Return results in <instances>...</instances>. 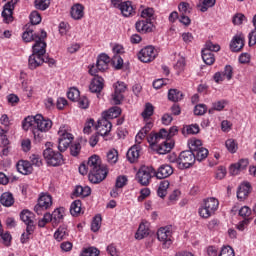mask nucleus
<instances>
[{
  "label": "nucleus",
  "instance_id": "obj_33",
  "mask_svg": "<svg viewBox=\"0 0 256 256\" xmlns=\"http://www.w3.org/2000/svg\"><path fill=\"white\" fill-rule=\"evenodd\" d=\"M168 99L173 103H177L183 99V92L178 89H170L168 91Z\"/></svg>",
  "mask_w": 256,
  "mask_h": 256
},
{
  "label": "nucleus",
  "instance_id": "obj_47",
  "mask_svg": "<svg viewBox=\"0 0 256 256\" xmlns=\"http://www.w3.org/2000/svg\"><path fill=\"white\" fill-rule=\"evenodd\" d=\"M49 5H51V2L49 0H35V7L40 11H45L46 9H49Z\"/></svg>",
  "mask_w": 256,
  "mask_h": 256
},
{
  "label": "nucleus",
  "instance_id": "obj_35",
  "mask_svg": "<svg viewBox=\"0 0 256 256\" xmlns=\"http://www.w3.org/2000/svg\"><path fill=\"white\" fill-rule=\"evenodd\" d=\"M194 153V158L195 161H203L205 159H207V157L209 156V150H207V148H200L199 150H196V152Z\"/></svg>",
  "mask_w": 256,
  "mask_h": 256
},
{
  "label": "nucleus",
  "instance_id": "obj_46",
  "mask_svg": "<svg viewBox=\"0 0 256 256\" xmlns=\"http://www.w3.org/2000/svg\"><path fill=\"white\" fill-rule=\"evenodd\" d=\"M119 159V152H117V150L115 149H111L108 153H107V161L108 163H111L112 165L115 164Z\"/></svg>",
  "mask_w": 256,
  "mask_h": 256
},
{
  "label": "nucleus",
  "instance_id": "obj_51",
  "mask_svg": "<svg viewBox=\"0 0 256 256\" xmlns=\"http://www.w3.org/2000/svg\"><path fill=\"white\" fill-rule=\"evenodd\" d=\"M31 129L33 135H34V139L35 141H37L38 143H41V141H43L45 139V132H41V130L37 129V128H29Z\"/></svg>",
  "mask_w": 256,
  "mask_h": 256
},
{
  "label": "nucleus",
  "instance_id": "obj_18",
  "mask_svg": "<svg viewBox=\"0 0 256 256\" xmlns=\"http://www.w3.org/2000/svg\"><path fill=\"white\" fill-rule=\"evenodd\" d=\"M44 55L45 54H36L32 52V55H30L28 59L29 69L33 70V69H37V67H41V65L45 63Z\"/></svg>",
  "mask_w": 256,
  "mask_h": 256
},
{
  "label": "nucleus",
  "instance_id": "obj_25",
  "mask_svg": "<svg viewBox=\"0 0 256 256\" xmlns=\"http://www.w3.org/2000/svg\"><path fill=\"white\" fill-rule=\"evenodd\" d=\"M17 169L22 175H31L33 173V166L27 160H20L17 163Z\"/></svg>",
  "mask_w": 256,
  "mask_h": 256
},
{
  "label": "nucleus",
  "instance_id": "obj_58",
  "mask_svg": "<svg viewBox=\"0 0 256 256\" xmlns=\"http://www.w3.org/2000/svg\"><path fill=\"white\" fill-rule=\"evenodd\" d=\"M30 23L32 25H39V23H41V14L37 11H33L30 14Z\"/></svg>",
  "mask_w": 256,
  "mask_h": 256
},
{
  "label": "nucleus",
  "instance_id": "obj_57",
  "mask_svg": "<svg viewBox=\"0 0 256 256\" xmlns=\"http://www.w3.org/2000/svg\"><path fill=\"white\" fill-rule=\"evenodd\" d=\"M31 166L34 165L35 167H41L43 165V161L41 160V156L37 154H32L30 156Z\"/></svg>",
  "mask_w": 256,
  "mask_h": 256
},
{
  "label": "nucleus",
  "instance_id": "obj_27",
  "mask_svg": "<svg viewBox=\"0 0 256 256\" xmlns=\"http://www.w3.org/2000/svg\"><path fill=\"white\" fill-rule=\"evenodd\" d=\"M84 7L81 4H75L74 6H72L71 8V17L72 19H75L76 21H79V19H83V15H85L84 11Z\"/></svg>",
  "mask_w": 256,
  "mask_h": 256
},
{
  "label": "nucleus",
  "instance_id": "obj_37",
  "mask_svg": "<svg viewBox=\"0 0 256 256\" xmlns=\"http://www.w3.org/2000/svg\"><path fill=\"white\" fill-rule=\"evenodd\" d=\"M22 39L25 43H31V41L39 39V35L33 34V29H28L23 33Z\"/></svg>",
  "mask_w": 256,
  "mask_h": 256
},
{
  "label": "nucleus",
  "instance_id": "obj_32",
  "mask_svg": "<svg viewBox=\"0 0 256 256\" xmlns=\"http://www.w3.org/2000/svg\"><path fill=\"white\" fill-rule=\"evenodd\" d=\"M119 9L124 17H130L133 14V5L130 1L122 2Z\"/></svg>",
  "mask_w": 256,
  "mask_h": 256
},
{
  "label": "nucleus",
  "instance_id": "obj_10",
  "mask_svg": "<svg viewBox=\"0 0 256 256\" xmlns=\"http://www.w3.org/2000/svg\"><path fill=\"white\" fill-rule=\"evenodd\" d=\"M51 205H53V197L49 194H42L38 199L37 205L34 207V211L37 215H43V211H47Z\"/></svg>",
  "mask_w": 256,
  "mask_h": 256
},
{
  "label": "nucleus",
  "instance_id": "obj_1",
  "mask_svg": "<svg viewBox=\"0 0 256 256\" xmlns=\"http://www.w3.org/2000/svg\"><path fill=\"white\" fill-rule=\"evenodd\" d=\"M80 175H87L90 183H101V181H105L107 178V167L101 164V158L97 155H92L88 162L85 164H81L79 167Z\"/></svg>",
  "mask_w": 256,
  "mask_h": 256
},
{
  "label": "nucleus",
  "instance_id": "obj_50",
  "mask_svg": "<svg viewBox=\"0 0 256 256\" xmlns=\"http://www.w3.org/2000/svg\"><path fill=\"white\" fill-rule=\"evenodd\" d=\"M99 249L95 247L85 248L80 256H99Z\"/></svg>",
  "mask_w": 256,
  "mask_h": 256
},
{
  "label": "nucleus",
  "instance_id": "obj_15",
  "mask_svg": "<svg viewBox=\"0 0 256 256\" xmlns=\"http://www.w3.org/2000/svg\"><path fill=\"white\" fill-rule=\"evenodd\" d=\"M157 57V52L153 46L144 47L138 54V59L142 63H151Z\"/></svg>",
  "mask_w": 256,
  "mask_h": 256
},
{
  "label": "nucleus",
  "instance_id": "obj_8",
  "mask_svg": "<svg viewBox=\"0 0 256 256\" xmlns=\"http://www.w3.org/2000/svg\"><path fill=\"white\" fill-rule=\"evenodd\" d=\"M158 241H161L163 249H169L173 245V230L171 226H165L157 232Z\"/></svg>",
  "mask_w": 256,
  "mask_h": 256
},
{
  "label": "nucleus",
  "instance_id": "obj_48",
  "mask_svg": "<svg viewBox=\"0 0 256 256\" xmlns=\"http://www.w3.org/2000/svg\"><path fill=\"white\" fill-rule=\"evenodd\" d=\"M225 145L229 153H237V149H239L237 142L234 139H228Z\"/></svg>",
  "mask_w": 256,
  "mask_h": 256
},
{
  "label": "nucleus",
  "instance_id": "obj_30",
  "mask_svg": "<svg viewBox=\"0 0 256 256\" xmlns=\"http://www.w3.org/2000/svg\"><path fill=\"white\" fill-rule=\"evenodd\" d=\"M153 129V123L148 122L136 135V143L141 144V141L147 137V133Z\"/></svg>",
  "mask_w": 256,
  "mask_h": 256
},
{
  "label": "nucleus",
  "instance_id": "obj_43",
  "mask_svg": "<svg viewBox=\"0 0 256 256\" xmlns=\"http://www.w3.org/2000/svg\"><path fill=\"white\" fill-rule=\"evenodd\" d=\"M186 65H187V63L185 62V58L181 57L180 59H178V61L174 65V69H175L177 75H181V73H183V71H185Z\"/></svg>",
  "mask_w": 256,
  "mask_h": 256
},
{
  "label": "nucleus",
  "instance_id": "obj_45",
  "mask_svg": "<svg viewBox=\"0 0 256 256\" xmlns=\"http://www.w3.org/2000/svg\"><path fill=\"white\" fill-rule=\"evenodd\" d=\"M167 189H169V181H162L158 188V195L163 199V197L167 196Z\"/></svg>",
  "mask_w": 256,
  "mask_h": 256
},
{
  "label": "nucleus",
  "instance_id": "obj_61",
  "mask_svg": "<svg viewBox=\"0 0 256 256\" xmlns=\"http://www.w3.org/2000/svg\"><path fill=\"white\" fill-rule=\"evenodd\" d=\"M112 65L115 67V69H121L123 67V58L119 55H114L112 57Z\"/></svg>",
  "mask_w": 256,
  "mask_h": 256
},
{
  "label": "nucleus",
  "instance_id": "obj_29",
  "mask_svg": "<svg viewBox=\"0 0 256 256\" xmlns=\"http://www.w3.org/2000/svg\"><path fill=\"white\" fill-rule=\"evenodd\" d=\"M0 203L4 207H11L15 203V198L11 192H4L0 197Z\"/></svg>",
  "mask_w": 256,
  "mask_h": 256
},
{
  "label": "nucleus",
  "instance_id": "obj_49",
  "mask_svg": "<svg viewBox=\"0 0 256 256\" xmlns=\"http://www.w3.org/2000/svg\"><path fill=\"white\" fill-rule=\"evenodd\" d=\"M225 105H227V102L225 100H219L217 102H214L212 104V109L209 110V113L212 111H223L225 109Z\"/></svg>",
  "mask_w": 256,
  "mask_h": 256
},
{
  "label": "nucleus",
  "instance_id": "obj_36",
  "mask_svg": "<svg viewBox=\"0 0 256 256\" xmlns=\"http://www.w3.org/2000/svg\"><path fill=\"white\" fill-rule=\"evenodd\" d=\"M202 59L206 65H213L215 63V55L209 50H202Z\"/></svg>",
  "mask_w": 256,
  "mask_h": 256
},
{
  "label": "nucleus",
  "instance_id": "obj_23",
  "mask_svg": "<svg viewBox=\"0 0 256 256\" xmlns=\"http://www.w3.org/2000/svg\"><path fill=\"white\" fill-rule=\"evenodd\" d=\"M141 156V146L140 145H133L126 154V157L130 163H136Z\"/></svg>",
  "mask_w": 256,
  "mask_h": 256
},
{
  "label": "nucleus",
  "instance_id": "obj_55",
  "mask_svg": "<svg viewBox=\"0 0 256 256\" xmlns=\"http://www.w3.org/2000/svg\"><path fill=\"white\" fill-rule=\"evenodd\" d=\"M79 96L80 92L77 88H70L67 93V97L68 99H70V101H77V99H79Z\"/></svg>",
  "mask_w": 256,
  "mask_h": 256
},
{
  "label": "nucleus",
  "instance_id": "obj_28",
  "mask_svg": "<svg viewBox=\"0 0 256 256\" xmlns=\"http://www.w3.org/2000/svg\"><path fill=\"white\" fill-rule=\"evenodd\" d=\"M119 115H121V109L119 108V106H114L108 111L103 112L102 117L109 121V119H117Z\"/></svg>",
  "mask_w": 256,
  "mask_h": 256
},
{
  "label": "nucleus",
  "instance_id": "obj_20",
  "mask_svg": "<svg viewBox=\"0 0 256 256\" xmlns=\"http://www.w3.org/2000/svg\"><path fill=\"white\" fill-rule=\"evenodd\" d=\"M104 83L105 80L103 77H100L99 75L94 76L89 86L91 93H101L105 85Z\"/></svg>",
  "mask_w": 256,
  "mask_h": 256
},
{
  "label": "nucleus",
  "instance_id": "obj_52",
  "mask_svg": "<svg viewBox=\"0 0 256 256\" xmlns=\"http://www.w3.org/2000/svg\"><path fill=\"white\" fill-rule=\"evenodd\" d=\"M215 0H203L202 5L200 6V11L205 13L211 7H215Z\"/></svg>",
  "mask_w": 256,
  "mask_h": 256
},
{
  "label": "nucleus",
  "instance_id": "obj_24",
  "mask_svg": "<svg viewBox=\"0 0 256 256\" xmlns=\"http://www.w3.org/2000/svg\"><path fill=\"white\" fill-rule=\"evenodd\" d=\"M249 193H251V184L244 182L238 188L237 197L240 201H244L249 196Z\"/></svg>",
  "mask_w": 256,
  "mask_h": 256
},
{
  "label": "nucleus",
  "instance_id": "obj_2",
  "mask_svg": "<svg viewBox=\"0 0 256 256\" xmlns=\"http://www.w3.org/2000/svg\"><path fill=\"white\" fill-rule=\"evenodd\" d=\"M51 127H53V121L43 117L41 114L28 116L22 123L24 131H29V129H38L42 133H47V131L51 130Z\"/></svg>",
  "mask_w": 256,
  "mask_h": 256
},
{
  "label": "nucleus",
  "instance_id": "obj_44",
  "mask_svg": "<svg viewBox=\"0 0 256 256\" xmlns=\"http://www.w3.org/2000/svg\"><path fill=\"white\" fill-rule=\"evenodd\" d=\"M101 221H103V218H101V215L99 214L93 218V221L91 224V230L93 231V233H97V231L101 229Z\"/></svg>",
  "mask_w": 256,
  "mask_h": 256
},
{
  "label": "nucleus",
  "instance_id": "obj_14",
  "mask_svg": "<svg viewBox=\"0 0 256 256\" xmlns=\"http://www.w3.org/2000/svg\"><path fill=\"white\" fill-rule=\"evenodd\" d=\"M127 91V85L124 82H117L114 84V93L112 94V100L114 105H121L125 96L123 93Z\"/></svg>",
  "mask_w": 256,
  "mask_h": 256
},
{
  "label": "nucleus",
  "instance_id": "obj_4",
  "mask_svg": "<svg viewBox=\"0 0 256 256\" xmlns=\"http://www.w3.org/2000/svg\"><path fill=\"white\" fill-rule=\"evenodd\" d=\"M219 209V200L215 198H208L204 200L203 205L199 208V215L202 219H209L212 215H215V211Z\"/></svg>",
  "mask_w": 256,
  "mask_h": 256
},
{
  "label": "nucleus",
  "instance_id": "obj_42",
  "mask_svg": "<svg viewBox=\"0 0 256 256\" xmlns=\"http://www.w3.org/2000/svg\"><path fill=\"white\" fill-rule=\"evenodd\" d=\"M189 149L192 153H195L196 151H199V149H202V142L199 139H191L188 142Z\"/></svg>",
  "mask_w": 256,
  "mask_h": 256
},
{
  "label": "nucleus",
  "instance_id": "obj_31",
  "mask_svg": "<svg viewBox=\"0 0 256 256\" xmlns=\"http://www.w3.org/2000/svg\"><path fill=\"white\" fill-rule=\"evenodd\" d=\"M73 195L74 197H89L91 195V188L89 186H76Z\"/></svg>",
  "mask_w": 256,
  "mask_h": 256
},
{
  "label": "nucleus",
  "instance_id": "obj_53",
  "mask_svg": "<svg viewBox=\"0 0 256 256\" xmlns=\"http://www.w3.org/2000/svg\"><path fill=\"white\" fill-rule=\"evenodd\" d=\"M153 111H154L153 104L147 103L145 105L144 111L142 112L143 119H149V117L153 115Z\"/></svg>",
  "mask_w": 256,
  "mask_h": 256
},
{
  "label": "nucleus",
  "instance_id": "obj_21",
  "mask_svg": "<svg viewBox=\"0 0 256 256\" xmlns=\"http://www.w3.org/2000/svg\"><path fill=\"white\" fill-rule=\"evenodd\" d=\"M135 27L138 33H151L153 31V22L151 20H138Z\"/></svg>",
  "mask_w": 256,
  "mask_h": 256
},
{
  "label": "nucleus",
  "instance_id": "obj_5",
  "mask_svg": "<svg viewBox=\"0 0 256 256\" xmlns=\"http://www.w3.org/2000/svg\"><path fill=\"white\" fill-rule=\"evenodd\" d=\"M109 63H111V58L107 54H100L96 64L89 68L90 75L97 77V73H105L109 69Z\"/></svg>",
  "mask_w": 256,
  "mask_h": 256
},
{
  "label": "nucleus",
  "instance_id": "obj_38",
  "mask_svg": "<svg viewBox=\"0 0 256 256\" xmlns=\"http://www.w3.org/2000/svg\"><path fill=\"white\" fill-rule=\"evenodd\" d=\"M67 235H69L67 233V227L60 226L54 233V239H56V241H63V239H65Z\"/></svg>",
  "mask_w": 256,
  "mask_h": 256
},
{
  "label": "nucleus",
  "instance_id": "obj_3",
  "mask_svg": "<svg viewBox=\"0 0 256 256\" xmlns=\"http://www.w3.org/2000/svg\"><path fill=\"white\" fill-rule=\"evenodd\" d=\"M53 145L51 142L46 143V149L43 152L44 159L48 165L51 167H59L65 163L63 160V154L60 152H55L51 147Z\"/></svg>",
  "mask_w": 256,
  "mask_h": 256
},
{
  "label": "nucleus",
  "instance_id": "obj_59",
  "mask_svg": "<svg viewBox=\"0 0 256 256\" xmlns=\"http://www.w3.org/2000/svg\"><path fill=\"white\" fill-rule=\"evenodd\" d=\"M46 223H53V218L49 213H45L43 218L38 221V227H45Z\"/></svg>",
  "mask_w": 256,
  "mask_h": 256
},
{
  "label": "nucleus",
  "instance_id": "obj_26",
  "mask_svg": "<svg viewBox=\"0 0 256 256\" xmlns=\"http://www.w3.org/2000/svg\"><path fill=\"white\" fill-rule=\"evenodd\" d=\"M50 215L52 217V225L57 227L63 221V217H65V210L63 208H57Z\"/></svg>",
  "mask_w": 256,
  "mask_h": 256
},
{
  "label": "nucleus",
  "instance_id": "obj_12",
  "mask_svg": "<svg viewBox=\"0 0 256 256\" xmlns=\"http://www.w3.org/2000/svg\"><path fill=\"white\" fill-rule=\"evenodd\" d=\"M43 39H47V32L45 30H42L41 35L34 40L35 44L32 46L33 53L38 55H45L47 53V43Z\"/></svg>",
  "mask_w": 256,
  "mask_h": 256
},
{
  "label": "nucleus",
  "instance_id": "obj_62",
  "mask_svg": "<svg viewBox=\"0 0 256 256\" xmlns=\"http://www.w3.org/2000/svg\"><path fill=\"white\" fill-rule=\"evenodd\" d=\"M207 113V105L198 104L194 107V115H205Z\"/></svg>",
  "mask_w": 256,
  "mask_h": 256
},
{
  "label": "nucleus",
  "instance_id": "obj_60",
  "mask_svg": "<svg viewBox=\"0 0 256 256\" xmlns=\"http://www.w3.org/2000/svg\"><path fill=\"white\" fill-rule=\"evenodd\" d=\"M178 9L182 15H188V13H191V7L187 2H181L178 6Z\"/></svg>",
  "mask_w": 256,
  "mask_h": 256
},
{
  "label": "nucleus",
  "instance_id": "obj_16",
  "mask_svg": "<svg viewBox=\"0 0 256 256\" xmlns=\"http://www.w3.org/2000/svg\"><path fill=\"white\" fill-rule=\"evenodd\" d=\"M147 139L150 145H157L162 139L164 141H169V132L167 129L162 128L157 133L151 132Z\"/></svg>",
  "mask_w": 256,
  "mask_h": 256
},
{
  "label": "nucleus",
  "instance_id": "obj_13",
  "mask_svg": "<svg viewBox=\"0 0 256 256\" xmlns=\"http://www.w3.org/2000/svg\"><path fill=\"white\" fill-rule=\"evenodd\" d=\"M20 219L23 221V223H25V225H27L26 232L28 234H31L35 231V214L29 210H23L20 213Z\"/></svg>",
  "mask_w": 256,
  "mask_h": 256
},
{
  "label": "nucleus",
  "instance_id": "obj_63",
  "mask_svg": "<svg viewBox=\"0 0 256 256\" xmlns=\"http://www.w3.org/2000/svg\"><path fill=\"white\" fill-rule=\"evenodd\" d=\"M219 256H235V250L231 246H224L221 249Z\"/></svg>",
  "mask_w": 256,
  "mask_h": 256
},
{
  "label": "nucleus",
  "instance_id": "obj_40",
  "mask_svg": "<svg viewBox=\"0 0 256 256\" xmlns=\"http://www.w3.org/2000/svg\"><path fill=\"white\" fill-rule=\"evenodd\" d=\"M141 17L147 21H152L155 19V10L153 8H144L141 11Z\"/></svg>",
  "mask_w": 256,
  "mask_h": 256
},
{
  "label": "nucleus",
  "instance_id": "obj_17",
  "mask_svg": "<svg viewBox=\"0 0 256 256\" xmlns=\"http://www.w3.org/2000/svg\"><path fill=\"white\" fill-rule=\"evenodd\" d=\"M113 128V124L107 118L102 116L101 119L98 120L96 125V130L98 131L99 135L105 137L111 133V129Z\"/></svg>",
  "mask_w": 256,
  "mask_h": 256
},
{
  "label": "nucleus",
  "instance_id": "obj_41",
  "mask_svg": "<svg viewBox=\"0 0 256 256\" xmlns=\"http://www.w3.org/2000/svg\"><path fill=\"white\" fill-rule=\"evenodd\" d=\"M70 213L73 217H77L81 213V200H75L70 206Z\"/></svg>",
  "mask_w": 256,
  "mask_h": 256
},
{
  "label": "nucleus",
  "instance_id": "obj_39",
  "mask_svg": "<svg viewBox=\"0 0 256 256\" xmlns=\"http://www.w3.org/2000/svg\"><path fill=\"white\" fill-rule=\"evenodd\" d=\"M149 235V229L145 227V224H140L136 234H135V239H138L141 241V239H145Z\"/></svg>",
  "mask_w": 256,
  "mask_h": 256
},
{
  "label": "nucleus",
  "instance_id": "obj_19",
  "mask_svg": "<svg viewBox=\"0 0 256 256\" xmlns=\"http://www.w3.org/2000/svg\"><path fill=\"white\" fill-rule=\"evenodd\" d=\"M245 47V36L243 34H237L233 37L230 43V49L234 53L241 51Z\"/></svg>",
  "mask_w": 256,
  "mask_h": 256
},
{
  "label": "nucleus",
  "instance_id": "obj_34",
  "mask_svg": "<svg viewBox=\"0 0 256 256\" xmlns=\"http://www.w3.org/2000/svg\"><path fill=\"white\" fill-rule=\"evenodd\" d=\"M174 144L171 142L164 141L162 144L158 146V153L159 155H167V153H170L171 149H173Z\"/></svg>",
  "mask_w": 256,
  "mask_h": 256
},
{
  "label": "nucleus",
  "instance_id": "obj_7",
  "mask_svg": "<svg viewBox=\"0 0 256 256\" xmlns=\"http://www.w3.org/2000/svg\"><path fill=\"white\" fill-rule=\"evenodd\" d=\"M58 150L63 153L69 149V145L73 143V134L69 133L65 126L60 127L58 131Z\"/></svg>",
  "mask_w": 256,
  "mask_h": 256
},
{
  "label": "nucleus",
  "instance_id": "obj_22",
  "mask_svg": "<svg viewBox=\"0 0 256 256\" xmlns=\"http://www.w3.org/2000/svg\"><path fill=\"white\" fill-rule=\"evenodd\" d=\"M173 175V167L168 164L161 165L157 171H155V177L157 179H167V177H171Z\"/></svg>",
  "mask_w": 256,
  "mask_h": 256
},
{
  "label": "nucleus",
  "instance_id": "obj_64",
  "mask_svg": "<svg viewBox=\"0 0 256 256\" xmlns=\"http://www.w3.org/2000/svg\"><path fill=\"white\" fill-rule=\"evenodd\" d=\"M200 129H199V125L197 124H191L186 126V132L188 135H197V133H199Z\"/></svg>",
  "mask_w": 256,
  "mask_h": 256
},
{
  "label": "nucleus",
  "instance_id": "obj_9",
  "mask_svg": "<svg viewBox=\"0 0 256 256\" xmlns=\"http://www.w3.org/2000/svg\"><path fill=\"white\" fill-rule=\"evenodd\" d=\"M152 177H155V169L149 166L140 167L136 174L138 183H140V185L143 187H147V185H149Z\"/></svg>",
  "mask_w": 256,
  "mask_h": 256
},
{
  "label": "nucleus",
  "instance_id": "obj_11",
  "mask_svg": "<svg viewBox=\"0 0 256 256\" xmlns=\"http://www.w3.org/2000/svg\"><path fill=\"white\" fill-rule=\"evenodd\" d=\"M19 3V0H8V2L4 5L2 11L3 23L9 25V23H13V11H15V5Z\"/></svg>",
  "mask_w": 256,
  "mask_h": 256
},
{
  "label": "nucleus",
  "instance_id": "obj_56",
  "mask_svg": "<svg viewBox=\"0 0 256 256\" xmlns=\"http://www.w3.org/2000/svg\"><path fill=\"white\" fill-rule=\"evenodd\" d=\"M222 75L227 79V81H231L233 79V66L226 65Z\"/></svg>",
  "mask_w": 256,
  "mask_h": 256
},
{
  "label": "nucleus",
  "instance_id": "obj_6",
  "mask_svg": "<svg viewBox=\"0 0 256 256\" xmlns=\"http://www.w3.org/2000/svg\"><path fill=\"white\" fill-rule=\"evenodd\" d=\"M178 169H189L195 165V154L191 150H186L180 153L176 160Z\"/></svg>",
  "mask_w": 256,
  "mask_h": 256
},
{
  "label": "nucleus",
  "instance_id": "obj_54",
  "mask_svg": "<svg viewBox=\"0 0 256 256\" xmlns=\"http://www.w3.org/2000/svg\"><path fill=\"white\" fill-rule=\"evenodd\" d=\"M221 50V46H219V44H213V42L208 41L206 42L205 48L202 51H209V53H211L212 51H220Z\"/></svg>",
  "mask_w": 256,
  "mask_h": 256
}]
</instances>
